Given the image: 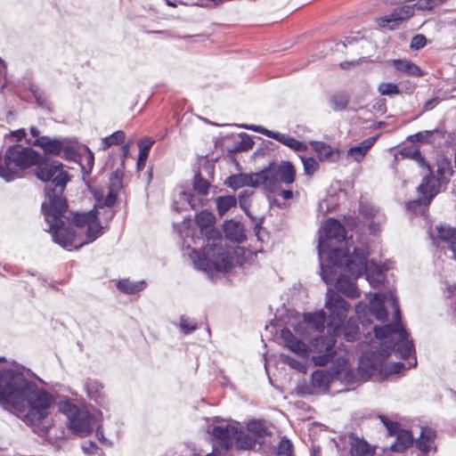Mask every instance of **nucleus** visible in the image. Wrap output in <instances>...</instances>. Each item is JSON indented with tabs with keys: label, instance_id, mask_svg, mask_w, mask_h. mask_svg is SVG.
Wrapping results in <instances>:
<instances>
[{
	"label": "nucleus",
	"instance_id": "bb28decb",
	"mask_svg": "<svg viewBox=\"0 0 456 456\" xmlns=\"http://www.w3.org/2000/svg\"><path fill=\"white\" fill-rule=\"evenodd\" d=\"M305 322L309 324L313 329L318 332H322L325 324L328 323V316L324 310H319L314 313H305L303 315Z\"/></svg>",
	"mask_w": 456,
	"mask_h": 456
},
{
	"label": "nucleus",
	"instance_id": "09e8293b",
	"mask_svg": "<svg viewBox=\"0 0 456 456\" xmlns=\"http://www.w3.org/2000/svg\"><path fill=\"white\" fill-rule=\"evenodd\" d=\"M304 172L306 175L312 176L320 167L318 161L313 157H300Z\"/></svg>",
	"mask_w": 456,
	"mask_h": 456
},
{
	"label": "nucleus",
	"instance_id": "6e6d98bb",
	"mask_svg": "<svg viewBox=\"0 0 456 456\" xmlns=\"http://www.w3.org/2000/svg\"><path fill=\"white\" fill-rule=\"evenodd\" d=\"M200 234L205 237L208 241H216L221 239L220 232L215 227V224L200 230Z\"/></svg>",
	"mask_w": 456,
	"mask_h": 456
},
{
	"label": "nucleus",
	"instance_id": "ea45409f",
	"mask_svg": "<svg viewBox=\"0 0 456 456\" xmlns=\"http://www.w3.org/2000/svg\"><path fill=\"white\" fill-rule=\"evenodd\" d=\"M240 140L234 142L231 148H228L230 153H237L246 151L251 149L254 145V141L250 135L245 133L240 134Z\"/></svg>",
	"mask_w": 456,
	"mask_h": 456
},
{
	"label": "nucleus",
	"instance_id": "a19ab883",
	"mask_svg": "<svg viewBox=\"0 0 456 456\" xmlns=\"http://www.w3.org/2000/svg\"><path fill=\"white\" fill-rule=\"evenodd\" d=\"M119 190L114 189L111 187H109L108 193L105 198L102 199V195L98 196L97 194L94 195L96 199V209L102 208L104 207L111 208L115 205L117 200H118V191Z\"/></svg>",
	"mask_w": 456,
	"mask_h": 456
},
{
	"label": "nucleus",
	"instance_id": "338daca9",
	"mask_svg": "<svg viewBox=\"0 0 456 456\" xmlns=\"http://www.w3.org/2000/svg\"><path fill=\"white\" fill-rule=\"evenodd\" d=\"M241 127H243L245 129H248V130H251V131H254V132H257V133L263 134H265L267 137H270L272 139H274L276 134H277L276 131L269 130V129H267V128H265L264 126H256V125H242Z\"/></svg>",
	"mask_w": 456,
	"mask_h": 456
},
{
	"label": "nucleus",
	"instance_id": "c03bdc74",
	"mask_svg": "<svg viewBox=\"0 0 456 456\" xmlns=\"http://www.w3.org/2000/svg\"><path fill=\"white\" fill-rule=\"evenodd\" d=\"M126 134L122 130H118L112 133L110 135L104 137L102 140V149L107 150L112 145H118L125 142Z\"/></svg>",
	"mask_w": 456,
	"mask_h": 456
},
{
	"label": "nucleus",
	"instance_id": "2eb2a0df",
	"mask_svg": "<svg viewBox=\"0 0 456 456\" xmlns=\"http://www.w3.org/2000/svg\"><path fill=\"white\" fill-rule=\"evenodd\" d=\"M415 5H402L395 8L388 15H384L378 20L380 27H387L389 29H395L400 23L410 19L414 14Z\"/></svg>",
	"mask_w": 456,
	"mask_h": 456
},
{
	"label": "nucleus",
	"instance_id": "3c124183",
	"mask_svg": "<svg viewBox=\"0 0 456 456\" xmlns=\"http://www.w3.org/2000/svg\"><path fill=\"white\" fill-rule=\"evenodd\" d=\"M407 368L402 362H387L384 365L383 372L385 376L391 374H400L403 372Z\"/></svg>",
	"mask_w": 456,
	"mask_h": 456
},
{
	"label": "nucleus",
	"instance_id": "de8ad7c7",
	"mask_svg": "<svg viewBox=\"0 0 456 456\" xmlns=\"http://www.w3.org/2000/svg\"><path fill=\"white\" fill-rule=\"evenodd\" d=\"M293 444L292 442L283 436L277 446V456H293Z\"/></svg>",
	"mask_w": 456,
	"mask_h": 456
},
{
	"label": "nucleus",
	"instance_id": "7c9ffc66",
	"mask_svg": "<svg viewBox=\"0 0 456 456\" xmlns=\"http://www.w3.org/2000/svg\"><path fill=\"white\" fill-rule=\"evenodd\" d=\"M403 328L402 323H387L381 327L374 326L373 331L377 338H384V341H389L390 339H394L391 337L395 334L398 335Z\"/></svg>",
	"mask_w": 456,
	"mask_h": 456
},
{
	"label": "nucleus",
	"instance_id": "4be33fe9",
	"mask_svg": "<svg viewBox=\"0 0 456 456\" xmlns=\"http://www.w3.org/2000/svg\"><path fill=\"white\" fill-rule=\"evenodd\" d=\"M223 232L228 240L235 243H241L247 239L243 225L233 219L224 221Z\"/></svg>",
	"mask_w": 456,
	"mask_h": 456
},
{
	"label": "nucleus",
	"instance_id": "393cba45",
	"mask_svg": "<svg viewBox=\"0 0 456 456\" xmlns=\"http://www.w3.org/2000/svg\"><path fill=\"white\" fill-rule=\"evenodd\" d=\"M351 456H373L375 449L363 438H359L354 434L349 436Z\"/></svg>",
	"mask_w": 456,
	"mask_h": 456
},
{
	"label": "nucleus",
	"instance_id": "69168bd1",
	"mask_svg": "<svg viewBox=\"0 0 456 456\" xmlns=\"http://www.w3.org/2000/svg\"><path fill=\"white\" fill-rule=\"evenodd\" d=\"M281 360H282V362L284 363H286L290 368L295 369L297 370L302 371L305 368V364L302 362H300V361H298V360H297V359H295V358H293V357H291L289 355H286L284 354H281Z\"/></svg>",
	"mask_w": 456,
	"mask_h": 456
},
{
	"label": "nucleus",
	"instance_id": "6e6552de",
	"mask_svg": "<svg viewBox=\"0 0 456 456\" xmlns=\"http://www.w3.org/2000/svg\"><path fill=\"white\" fill-rule=\"evenodd\" d=\"M346 231L342 224L334 217L328 218L324 223L323 234L320 235L317 251L320 265H329L330 252L337 248H331L330 241L335 240L338 242L346 240Z\"/></svg>",
	"mask_w": 456,
	"mask_h": 456
},
{
	"label": "nucleus",
	"instance_id": "37998d69",
	"mask_svg": "<svg viewBox=\"0 0 456 456\" xmlns=\"http://www.w3.org/2000/svg\"><path fill=\"white\" fill-rule=\"evenodd\" d=\"M216 223L215 216L208 210H202L195 216V224L200 230L208 228Z\"/></svg>",
	"mask_w": 456,
	"mask_h": 456
},
{
	"label": "nucleus",
	"instance_id": "20e7f679",
	"mask_svg": "<svg viewBox=\"0 0 456 456\" xmlns=\"http://www.w3.org/2000/svg\"><path fill=\"white\" fill-rule=\"evenodd\" d=\"M325 307L329 312L327 328L329 333L338 336L343 333L344 338L354 342L359 338V327L355 320L350 318L346 322L347 313L350 307L337 291L329 288L326 293Z\"/></svg>",
	"mask_w": 456,
	"mask_h": 456
},
{
	"label": "nucleus",
	"instance_id": "72a5a7b5",
	"mask_svg": "<svg viewBox=\"0 0 456 456\" xmlns=\"http://www.w3.org/2000/svg\"><path fill=\"white\" fill-rule=\"evenodd\" d=\"M233 438L235 440V447L239 450H252L255 448L256 444H257L256 438H253L248 432L238 428Z\"/></svg>",
	"mask_w": 456,
	"mask_h": 456
},
{
	"label": "nucleus",
	"instance_id": "473e14b6",
	"mask_svg": "<svg viewBox=\"0 0 456 456\" xmlns=\"http://www.w3.org/2000/svg\"><path fill=\"white\" fill-rule=\"evenodd\" d=\"M146 285L147 284L143 280L133 281L128 279H122L118 281L117 288L124 294L133 295L143 290Z\"/></svg>",
	"mask_w": 456,
	"mask_h": 456
},
{
	"label": "nucleus",
	"instance_id": "4c0bfd02",
	"mask_svg": "<svg viewBox=\"0 0 456 456\" xmlns=\"http://www.w3.org/2000/svg\"><path fill=\"white\" fill-rule=\"evenodd\" d=\"M102 229L103 226L99 222V219L97 221L89 223L87 224V229L86 232V241L81 243L78 246H76L75 249L78 250L79 248H82L83 245L94 241L97 238H99L102 235Z\"/></svg>",
	"mask_w": 456,
	"mask_h": 456
},
{
	"label": "nucleus",
	"instance_id": "f257e3e1",
	"mask_svg": "<svg viewBox=\"0 0 456 456\" xmlns=\"http://www.w3.org/2000/svg\"><path fill=\"white\" fill-rule=\"evenodd\" d=\"M5 357H0V362ZM29 370L12 362V366L0 367V404H8L15 409L28 406L23 421L27 425H39L50 414L55 403L54 396L43 387L25 377Z\"/></svg>",
	"mask_w": 456,
	"mask_h": 456
},
{
	"label": "nucleus",
	"instance_id": "c9c22d12",
	"mask_svg": "<svg viewBox=\"0 0 456 456\" xmlns=\"http://www.w3.org/2000/svg\"><path fill=\"white\" fill-rule=\"evenodd\" d=\"M274 140L284 144L285 146L290 148L295 151H307V145L300 141H297L294 137L287 134L277 132V134Z\"/></svg>",
	"mask_w": 456,
	"mask_h": 456
},
{
	"label": "nucleus",
	"instance_id": "4d7b16f0",
	"mask_svg": "<svg viewBox=\"0 0 456 456\" xmlns=\"http://www.w3.org/2000/svg\"><path fill=\"white\" fill-rule=\"evenodd\" d=\"M378 91L381 95L393 96L400 94V89L398 86L395 83H381Z\"/></svg>",
	"mask_w": 456,
	"mask_h": 456
},
{
	"label": "nucleus",
	"instance_id": "2f4dec72",
	"mask_svg": "<svg viewBox=\"0 0 456 456\" xmlns=\"http://www.w3.org/2000/svg\"><path fill=\"white\" fill-rule=\"evenodd\" d=\"M280 182L285 184H291L295 181L296 170L293 164L289 160H282L277 166Z\"/></svg>",
	"mask_w": 456,
	"mask_h": 456
},
{
	"label": "nucleus",
	"instance_id": "bf43d9fd",
	"mask_svg": "<svg viewBox=\"0 0 456 456\" xmlns=\"http://www.w3.org/2000/svg\"><path fill=\"white\" fill-rule=\"evenodd\" d=\"M367 151H365V149H363V147L360 143L351 147L347 151V155L357 162L362 161Z\"/></svg>",
	"mask_w": 456,
	"mask_h": 456
},
{
	"label": "nucleus",
	"instance_id": "412c9836",
	"mask_svg": "<svg viewBox=\"0 0 456 456\" xmlns=\"http://www.w3.org/2000/svg\"><path fill=\"white\" fill-rule=\"evenodd\" d=\"M254 173L246 174V173H239L235 175H231L224 180V185L236 191L244 186H249L252 188H257L258 183L254 179Z\"/></svg>",
	"mask_w": 456,
	"mask_h": 456
},
{
	"label": "nucleus",
	"instance_id": "0eeeda50",
	"mask_svg": "<svg viewBox=\"0 0 456 456\" xmlns=\"http://www.w3.org/2000/svg\"><path fill=\"white\" fill-rule=\"evenodd\" d=\"M59 411L68 419V428L72 434L86 437L89 436L96 422V417L86 408H79L69 400L59 403Z\"/></svg>",
	"mask_w": 456,
	"mask_h": 456
},
{
	"label": "nucleus",
	"instance_id": "49530a36",
	"mask_svg": "<svg viewBox=\"0 0 456 456\" xmlns=\"http://www.w3.org/2000/svg\"><path fill=\"white\" fill-rule=\"evenodd\" d=\"M193 190L200 195L206 196L208 193L210 183L202 177L200 171L195 173L192 183Z\"/></svg>",
	"mask_w": 456,
	"mask_h": 456
},
{
	"label": "nucleus",
	"instance_id": "5fc2aeb1",
	"mask_svg": "<svg viewBox=\"0 0 456 456\" xmlns=\"http://www.w3.org/2000/svg\"><path fill=\"white\" fill-rule=\"evenodd\" d=\"M248 432L253 436V438H256L257 444H262L260 439L264 438L266 435L265 429L256 422L250 423L248 428Z\"/></svg>",
	"mask_w": 456,
	"mask_h": 456
},
{
	"label": "nucleus",
	"instance_id": "0e129e2a",
	"mask_svg": "<svg viewBox=\"0 0 456 456\" xmlns=\"http://www.w3.org/2000/svg\"><path fill=\"white\" fill-rule=\"evenodd\" d=\"M124 173L121 169H116L114 172L110 174V186L114 189L120 190L122 187V179H123Z\"/></svg>",
	"mask_w": 456,
	"mask_h": 456
},
{
	"label": "nucleus",
	"instance_id": "603ef678",
	"mask_svg": "<svg viewBox=\"0 0 456 456\" xmlns=\"http://www.w3.org/2000/svg\"><path fill=\"white\" fill-rule=\"evenodd\" d=\"M86 151L87 154L85 156L86 165L80 164L83 180H86V176H88L91 174L94 163V153L90 151L89 148H86Z\"/></svg>",
	"mask_w": 456,
	"mask_h": 456
},
{
	"label": "nucleus",
	"instance_id": "1a4fd4ad",
	"mask_svg": "<svg viewBox=\"0 0 456 456\" xmlns=\"http://www.w3.org/2000/svg\"><path fill=\"white\" fill-rule=\"evenodd\" d=\"M389 305L388 291L376 292L370 300L369 305L360 302L355 305V313L358 321L363 327H368L371 323L370 314L378 321L385 322L387 319V311L385 304Z\"/></svg>",
	"mask_w": 456,
	"mask_h": 456
},
{
	"label": "nucleus",
	"instance_id": "ddd939ff",
	"mask_svg": "<svg viewBox=\"0 0 456 456\" xmlns=\"http://www.w3.org/2000/svg\"><path fill=\"white\" fill-rule=\"evenodd\" d=\"M333 272L334 280L328 284L334 282L337 291L347 297L356 298L360 297V291L355 283L351 281L352 277L346 272L345 263H342L339 266H334Z\"/></svg>",
	"mask_w": 456,
	"mask_h": 456
},
{
	"label": "nucleus",
	"instance_id": "4468645a",
	"mask_svg": "<svg viewBox=\"0 0 456 456\" xmlns=\"http://www.w3.org/2000/svg\"><path fill=\"white\" fill-rule=\"evenodd\" d=\"M254 179L258 183V187L263 184L266 192L273 193L281 187L277 165L273 161L270 162L259 172L254 173Z\"/></svg>",
	"mask_w": 456,
	"mask_h": 456
},
{
	"label": "nucleus",
	"instance_id": "774afa93",
	"mask_svg": "<svg viewBox=\"0 0 456 456\" xmlns=\"http://www.w3.org/2000/svg\"><path fill=\"white\" fill-rule=\"evenodd\" d=\"M427 37L422 34L415 35L411 41L410 48L414 51L420 50L427 45Z\"/></svg>",
	"mask_w": 456,
	"mask_h": 456
},
{
	"label": "nucleus",
	"instance_id": "f8f14e48",
	"mask_svg": "<svg viewBox=\"0 0 456 456\" xmlns=\"http://www.w3.org/2000/svg\"><path fill=\"white\" fill-rule=\"evenodd\" d=\"M436 183L434 174L430 173L425 175L417 188L420 195L419 198L407 202L406 208L414 210L418 206H428L437 195V188L434 185H437Z\"/></svg>",
	"mask_w": 456,
	"mask_h": 456
},
{
	"label": "nucleus",
	"instance_id": "8fccbe9b",
	"mask_svg": "<svg viewBox=\"0 0 456 456\" xmlns=\"http://www.w3.org/2000/svg\"><path fill=\"white\" fill-rule=\"evenodd\" d=\"M389 305L394 310V322L402 323L401 310L399 306V301L394 291H388Z\"/></svg>",
	"mask_w": 456,
	"mask_h": 456
},
{
	"label": "nucleus",
	"instance_id": "b1692460",
	"mask_svg": "<svg viewBox=\"0 0 456 456\" xmlns=\"http://www.w3.org/2000/svg\"><path fill=\"white\" fill-rule=\"evenodd\" d=\"M390 63L394 66L395 69L401 75L411 77H422L424 72L413 61L406 59H393Z\"/></svg>",
	"mask_w": 456,
	"mask_h": 456
},
{
	"label": "nucleus",
	"instance_id": "79ce46f5",
	"mask_svg": "<svg viewBox=\"0 0 456 456\" xmlns=\"http://www.w3.org/2000/svg\"><path fill=\"white\" fill-rule=\"evenodd\" d=\"M219 216H224L229 209L237 205V199L233 195L219 196L216 199Z\"/></svg>",
	"mask_w": 456,
	"mask_h": 456
},
{
	"label": "nucleus",
	"instance_id": "f03ea898",
	"mask_svg": "<svg viewBox=\"0 0 456 456\" xmlns=\"http://www.w3.org/2000/svg\"><path fill=\"white\" fill-rule=\"evenodd\" d=\"M35 175L40 181L47 183L45 187L46 200L41 206L45 221L49 224L45 231L51 232L53 242L67 248L76 237L74 229L65 226L63 220L69 208L63 192L70 175L63 170L61 162L45 156L35 169Z\"/></svg>",
	"mask_w": 456,
	"mask_h": 456
},
{
	"label": "nucleus",
	"instance_id": "e2e57ef3",
	"mask_svg": "<svg viewBox=\"0 0 456 456\" xmlns=\"http://www.w3.org/2000/svg\"><path fill=\"white\" fill-rule=\"evenodd\" d=\"M359 212L363 217L370 219L375 216L378 209L375 206L370 203L361 202L359 206Z\"/></svg>",
	"mask_w": 456,
	"mask_h": 456
},
{
	"label": "nucleus",
	"instance_id": "c756f323",
	"mask_svg": "<svg viewBox=\"0 0 456 456\" xmlns=\"http://www.w3.org/2000/svg\"><path fill=\"white\" fill-rule=\"evenodd\" d=\"M395 436H396L395 442L390 446V449L396 452H403L414 441L411 432L403 428Z\"/></svg>",
	"mask_w": 456,
	"mask_h": 456
},
{
	"label": "nucleus",
	"instance_id": "f3484780",
	"mask_svg": "<svg viewBox=\"0 0 456 456\" xmlns=\"http://www.w3.org/2000/svg\"><path fill=\"white\" fill-rule=\"evenodd\" d=\"M27 142L34 146L39 147L43 150L44 155L59 156L63 149V140L60 138H51L47 135L36 138L33 142L30 139Z\"/></svg>",
	"mask_w": 456,
	"mask_h": 456
},
{
	"label": "nucleus",
	"instance_id": "7ed1b4c3",
	"mask_svg": "<svg viewBox=\"0 0 456 456\" xmlns=\"http://www.w3.org/2000/svg\"><path fill=\"white\" fill-rule=\"evenodd\" d=\"M369 254L362 248H354L352 254L346 249H334L330 252L329 265H321V277L325 283L334 280V266L345 263L348 274L357 279L366 274V279L373 288H378L384 281L382 267L374 260L368 262Z\"/></svg>",
	"mask_w": 456,
	"mask_h": 456
},
{
	"label": "nucleus",
	"instance_id": "aec40b11",
	"mask_svg": "<svg viewBox=\"0 0 456 456\" xmlns=\"http://www.w3.org/2000/svg\"><path fill=\"white\" fill-rule=\"evenodd\" d=\"M208 432L216 440L220 441V445L226 450L232 446L231 439L234 437L237 433V428L230 425H216L208 429Z\"/></svg>",
	"mask_w": 456,
	"mask_h": 456
},
{
	"label": "nucleus",
	"instance_id": "e433bc0d",
	"mask_svg": "<svg viewBox=\"0 0 456 456\" xmlns=\"http://www.w3.org/2000/svg\"><path fill=\"white\" fill-rule=\"evenodd\" d=\"M436 230L439 239L449 244L451 251L453 248H456V228L440 224L436 226Z\"/></svg>",
	"mask_w": 456,
	"mask_h": 456
},
{
	"label": "nucleus",
	"instance_id": "cd10ccee",
	"mask_svg": "<svg viewBox=\"0 0 456 456\" xmlns=\"http://www.w3.org/2000/svg\"><path fill=\"white\" fill-rule=\"evenodd\" d=\"M311 346L318 353L333 351L336 344L335 335L330 333V336L320 335L311 339Z\"/></svg>",
	"mask_w": 456,
	"mask_h": 456
},
{
	"label": "nucleus",
	"instance_id": "9b49d317",
	"mask_svg": "<svg viewBox=\"0 0 456 456\" xmlns=\"http://www.w3.org/2000/svg\"><path fill=\"white\" fill-rule=\"evenodd\" d=\"M382 343L386 349H390L389 355L395 353L396 357H400L403 360L408 359L415 353L413 340L410 338V333L404 327L401 330L396 340L390 339L389 341H383Z\"/></svg>",
	"mask_w": 456,
	"mask_h": 456
},
{
	"label": "nucleus",
	"instance_id": "6ab92c4d",
	"mask_svg": "<svg viewBox=\"0 0 456 456\" xmlns=\"http://www.w3.org/2000/svg\"><path fill=\"white\" fill-rule=\"evenodd\" d=\"M309 144L316 153L320 161L336 162L339 159V150L332 148L330 144L324 142L310 141Z\"/></svg>",
	"mask_w": 456,
	"mask_h": 456
},
{
	"label": "nucleus",
	"instance_id": "13d9d810",
	"mask_svg": "<svg viewBox=\"0 0 456 456\" xmlns=\"http://www.w3.org/2000/svg\"><path fill=\"white\" fill-rule=\"evenodd\" d=\"M430 130H424L418 132L414 134H411L407 137V141L411 142H422V143H428L430 144L431 139H430Z\"/></svg>",
	"mask_w": 456,
	"mask_h": 456
},
{
	"label": "nucleus",
	"instance_id": "5701e85b",
	"mask_svg": "<svg viewBox=\"0 0 456 456\" xmlns=\"http://www.w3.org/2000/svg\"><path fill=\"white\" fill-rule=\"evenodd\" d=\"M437 166V177L435 176V180L436 181V184H434L436 188H437V193L440 191V186L443 183H447L449 178L454 175V170L452 166V160L445 155H442L437 158L436 160Z\"/></svg>",
	"mask_w": 456,
	"mask_h": 456
},
{
	"label": "nucleus",
	"instance_id": "864d4df0",
	"mask_svg": "<svg viewBox=\"0 0 456 456\" xmlns=\"http://www.w3.org/2000/svg\"><path fill=\"white\" fill-rule=\"evenodd\" d=\"M198 327L197 322L193 319L182 315L180 317V329L182 332L188 335L194 331Z\"/></svg>",
	"mask_w": 456,
	"mask_h": 456
},
{
	"label": "nucleus",
	"instance_id": "680f3d73",
	"mask_svg": "<svg viewBox=\"0 0 456 456\" xmlns=\"http://www.w3.org/2000/svg\"><path fill=\"white\" fill-rule=\"evenodd\" d=\"M430 131H431L430 144L433 146H436V147H443V145H444L443 137L444 134V129L441 128V127H437V128H436L434 130H430Z\"/></svg>",
	"mask_w": 456,
	"mask_h": 456
},
{
	"label": "nucleus",
	"instance_id": "f704fd0d",
	"mask_svg": "<svg viewBox=\"0 0 456 456\" xmlns=\"http://www.w3.org/2000/svg\"><path fill=\"white\" fill-rule=\"evenodd\" d=\"M72 223L77 227H83L89 223L98 220V211L96 207L88 212L84 213H71Z\"/></svg>",
	"mask_w": 456,
	"mask_h": 456
},
{
	"label": "nucleus",
	"instance_id": "052dcab7",
	"mask_svg": "<svg viewBox=\"0 0 456 456\" xmlns=\"http://www.w3.org/2000/svg\"><path fill=\"white\" fill-rule=\"evenodd\" d=\"M333 358V351L322 352L320 354L313 355L312 361L316 366H324Z\"/></svg>",
	"mask_w": 456,
	"mask_h": 456
},
{
	"label": "nucleus",
	"instance_id": "423d86ee",
	"mask_svg": "<svg viewBox=\"0 0 456 456\" xmlns=\"http://www.w3.org/2000/svg\"><path fill=\"white\" fill-rule=\"evenodd\" d=\"M191 258L195 268L203 271L213 279V273H228L232 268V258L222 246L208 244L200 251L191 250Z\"/></svg>",
	"mask_w": 456,
	"mask_h": 456
},
{
	"label": "nucleus",
	"instance_id": "a211bd4d",
	"mask_svg": "<svg viewBox=\"0 0 456 456\" xmlns=\"http://www.w3.org/2000/svg\"><path fill=\"white\" fill-rule=\"evenodd\" d=\"M84 389L90 400H93L99 407L107 409L108 399L101 382L88 378L84 381Z\"/></svg>",
	"mask_w": 456,
	"mask_h": 456
},
{
	"label": "nucleus",
	"instance_id": "c85d7f7f",
	"mask_svg": "<svg viewBox=\"0 0 456 456\" xmlns=\"http://www.w3.org/2000/svg\"><path fill=\"white\" fill-rule=\"evenodd\" d=\"M155 141L148 136H143L137 142L139 148V154L136 163V168L138 171L142 170L146 165L149 152Z\"/></svg>",
	"mask_w": 456,
	"mask_h": 456
},
{
	"label": "nucleus",
	"instance_id": "a878e982",
	"mask_svg": "<svg viewBox=\"0 0 456 456\" xmlns=\"http://www.w3.org/2000/svg\"><path fill=\"white\" fill-rule=\"evenodd\" d=\"M338 373L337 370H316L312 373L311 380L314 387L328 390L334 376Z\"/></svg>",
	"mask_w": 456,
	"mask_h": 456
},
{
	"label": "nucleus",
	"instance_id": "dca6fc26",
	"mask_svg": "<svg viewBox=\"0 0 456 456\" xmlns=\"http://www.w3.org/2000/svg\"><path fill=\"white\" fill-rule=\"evenodd\" d=\"M281 338L284 343V346L289 349L291 352L297 354L303 359H306L309 355V347L298 339L288 328H283L281 330Z\"/></svg>",
	"mask_w": 456,
	"mask_h": 456
},
{
	"label": "nucleus",
	"instance_id": "a18cd8bd",
	"mask_svg": "<svg viewBox=\"0 0 456 456\" xmlns=\"http://www.w3.org/2000/svg\"><path fill=\"white\" fill-rule=\"evenodd\" d=\"M330 106L335 111H341L346 109L349 102V95L346 93L333 94L330 100Z\"/></svg>",
	"mask_w": 456,
	"mask_h": 456
},
{
	"label": "nucleus",
	"instance_id": "39448f33",
	"mask_svg": "<svg viewBox=\"0 0 456 456\" xmlns=\"http://www.w3.org/2000/svg\"><path fill=\"white\" fill-rule=\"evenodd\" d=\"M41 153L29 146L10 145L0 161V177L10 183L22 176V172L31 167L37 168L43 158Z\"/></svg>",
	"mask_w": 456,
	"mask_h": 456
},
{
	"label": "nucleus",
	"instance_id": "58836bf2",
	"mask_svg": "<svg viewBox=\"0 0 456 456\" xmlns=\"http://www.w3.org/2000/svg\"><path fill=\"white\" fill-rule=\"evenodd\" d=\"M28 90L35 98L36 103L38 107L51 111L50 102L47 100V95L45 91L40 90L34 83H29Z\"/></svg>",
	"mask_w": 456,
	"mask_h": 456
},
{
	"label": "nucleus",
	"instance_id": "9d476101",
	"mask_svg": "<svg viewBox=\"0 0 456 456\" xmlns=\"http://www.w3.org/2000/svg\"><path fill=\"white\" fill-rule=\"evenodd\" d=\"M389 348H385L383 343H380L378 350H369L362 353L359 360V369L369 376L376 372L382 373L384 362L389 356Z\"/></svg>",
	"mask_w": 456,
	"mask_h": 456
}]
</instances>
